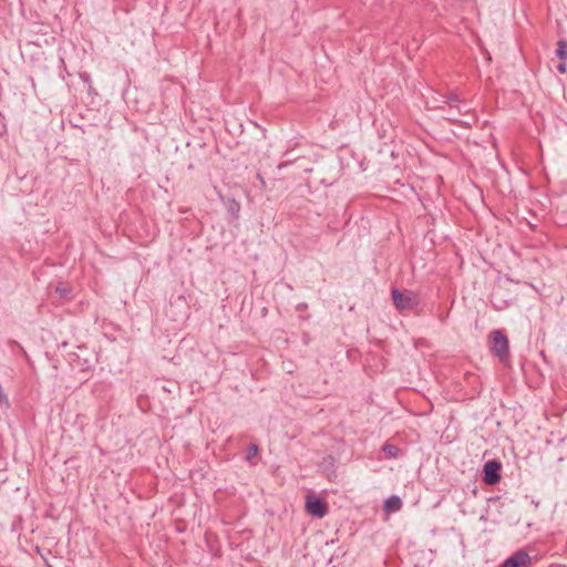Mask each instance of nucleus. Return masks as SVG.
Instances as JSON below:
<instances>
[{
	"instance_id": "nucleus-1",
	"label": "nucleus",
	"mask_w": 567,
	"mask_h": 567,
	"mask_svg": "<svg viewBox=\"0 0 567 567\" xmlns=\"http://www.w3.org/2000/svg\"><path fill=\"white\" fill-rule=\"evenodd\" d=\"M391 297L395 309L400 312L412 310L419 306L417 297L409 290L403 292L398 288H392Z\"/></svg>"
},
{
	"instance_id": "nucleus-2",
	"label": "nucleus",
	"mask_w": 567,
	"mask_h": 567,
	"mask_svg": "<svg viewBox=\"0 0 567 567\" xmlns=\"http://www.w3.org/2000/svg\"><path fill=\"white\" fill-rule=\"evenodd\" d=\"M73 365L81 372H87L94 369L97 363V355L89 351L86 347H79V352L74 353Z\"/></svg>"
},
{
	"instance_id": "nucleus-3",
	"label": "nucleus",
	"mask_w": 567,
	"mask_h": 567,
	"mask_svg": "<svg viewBox=\"0 0 567 567\" xmlns=\"http://www.w3.org/2000/svg\"><path fill=\"white\" fill-rule=\"evenodd\" d=\"M306 512L316 518H322L328 514V503L323 497L309 495L306 497Z\"/></svg>"
},
{
	"instance_id": "nucleus-4",
	"label": "nucleus",
	"mask_w": 567,
	"mask_h": 567,
	"mask_svg": "<svg viewBox=\"0 0 567 567\" xmlns=\"http://www.w3.org/2000/svg\"><path fill=\"white\" fill-rule=\"evenodd\" d=\"M446 107H450L451 111L457 110V114H465L468 112V104L465 100L461 99L456 92H450L445 95L443 105L437 106V109L442 111H445Z\"/></svg>"
},
{
	"instance_id": "nucleus-5",
	"label": "nucleus",
	"mask_w": 567,
	"mask_h": 567,
	"mask_svg": "<svg viewBox=\"0 0 567 567\" xmlns=\"http://www.w3.org/2000/svg\"><path fill=\"white\" fill-rule=\"evenodd\" d=\"M501 567H533V557L525 549L514 551Z\"/></svg>"
},
{
	"instance_id": "nucleus-6",
	"label": "nucleus",
	"mask_w": 567,
	"mask_h": 567,
	"mask_svg": "<svg viewBox=\"0 0 567 567\" xmlns=\"http://www.w3.org/2000/svg\"><path fill=\"white\" fill-rule=\"evenodd\" d=\"M482 478L487 485L496 484V458L488 460L484 464Z\"/></svg>"
},
{
	"instance_id": "nucleus-7",
	"label": "nucleus",
	"mask_w": 567,
	"mask_h": 567,
	"mask_svg": "<svg viewBox=\"0 0 567 567\" xmlns=\"http://www.w3.org/2000/svg\"><path fill=\"white\" fill-rule=\"evenodd\" d=\"M509 346L507 337L498 331V363H507Z\"/></svg>"
},
{
	"instance_id": "nucleus-8",
	"label": "nucleus",
	"mask_w": 567,
	"mask_h": 567,
	"mask_svg": "<svg viewBox=\"0 0 567 567\" xmlns=\"http://www.w3.org/2000/svg\"><path fill=\"white\" fill-rule=\"evenodd\" d=\"M224 206L231 217V219L236 220L239 218L240 204L234 197H221Z\"/></svg>"
},
{
	"instance_id": "nucleus-9",
	"label": "nucleus",
	"mask_w": 567,
	"mask_h": 567,
	"mask_svg": "<svg viewBox=\"0 0 567 567\" xmlns=\"http://www.w3.org/2000/svg\"><path fill=\"white\" fill-rule=\"evenodd\" d=\"M402 507V499L396 495H391L384 501L383 509L385 513L391 514L400 511Z\"/></svg>"
},
{
	"instance_id": "nucleus-10",
	"label": "nucleus",
	"mask_w": 567,
	"mask_h": 567,
	"mask_svg": "<svg viewBox=\"0 0 567 567\" xmlns=\"http://www.w3.org/2000/svg\"><path fill=\"white\" fill-rule=\"evenodd\" d=\"M384 457L388 460L399 458L403 455V451L394 444L384 443L381 447Z\"/></svg>"
},
{
	"instance_id": "nucleus-11",
	"label": "nucleus",
	"mask_w": 567,
	"mask_h": 567,
	"mask_svg": "<svg viewBox=\"0 0 567 567\" xmlns=\"http://www.w3.org/2000/svg\"><path fill=\"white\" fill-rule=\"evenodd\" d=\"M320 467L330 478L331 475H336V457L333 455H327L322 458Z\"/></svg>"
},
{
	"instance_id": "nucleus-12",
	"label": "nucleus",
	"mask_w": 567,
	"mask_h": 567,
	"mask_svg": "<svg viewBox=\"0 0 567 567\" xmlns=\"http://www.w3.org/2000/svg\"><path fill=\"white\" fill-rule=\"evenodd\" d=\"M556 55L564 61H567V41L560 39L557 42Z\"/></svg>"
},
{
	"instance_id": "nucleus-13",
	"label": "nucleus",
	"mask_w": 567,
	"mask_h": 567,
	"mask_svg": "<svg viewBox=\"0 0 567 567\" xmlns=\"http://www.w3.org/2000/svg\"><path fill=\"white\" fill-rule=\"evenodd\" d=\"M207 159H208L207 156H199V155L195 154L194 158H193V156H190V162L188 164V168L195 169L197 166H200L204 163H206Z\"/></svg>"
},
{
	"instance_id": "nucleus-14",
	"label": "nucleus",
	"mask_w": 567,
	"mask_h": 567,
	"mask_svg": "<svg viewBox=\"0 0 567 567\" xmlns=\"http://www.w3.org/2000/svg\"><path fill=\"white\" fill-rule=\"evenodd\" d=\"M487 341L491 353L496 357V329L489 331Z\"/></svg>"
},
{
	"instance_id": "nucleus-15",
	"label": "nucleus",
	"mask_w": 567,
	"mask_h": 567,
	"mask_svg": "<svg viewBox=\"0 0 567 567\" xmlns=\"http://www.w3.org/2000/svg\"><path fill=\"white\" fill-rule=\"evenodd\" d=\"M35 551L41 556V558L47 567H53V565L49 560V556H52V553L50 549L43 550L39 546H37Z\"/></svg>"
},
{
	"instance_id": "nucleus-16",
	"label": "nucleus",
	"mask_w": 567,
	"mask_h": 567,
	"mask_svg": "<svg viewBox=\"0 0 567 567\" xmlns=\"http://www.w3.org/2000/svg\"><path fill=\"white\" fill-rule=\"evenodd\" d=\"M258 452H259L258 445L255 443H250L248 446L245 460L247 462H251V460L258 454Z\"/></svg>"
},
{
	"instance_id": "nucleus-17",
	"label": "nucleus",
	"mask_w": 567,
	"mask_h": 567,
	"mask_svg": "<svg viewBox=\"0 0 567 567\" xmlns=\"http://www.w3.org/2000/svg\"><path fill=\"white\" fill-rule=\"evenodd\" d=\"M445 111L447 112L446 120L454 123H462L461 115L457 114V110L451 111L450 107H446Z\"/></svg>"
},
{
	"instance_id": "nucleus-18",
	"label": "nucleus",
	"mask_w": 567,
	"mask_h": 567,
	"mask_svg": "<svg viewBox=\"0 0 567 567\" xmlns=\"http://www.w3.org/2000/svg\"><path fill=\"white\" fill-rule=\"evenodd\" d=\"M79 78L87 85L89 93L94 92L91 75L87 72H80Z\"/></svg>"
},
{
	"instance_id": "nucleus-19",
	"label": "nucleus",
	"mask_w": 567,
	"mask_h": 567,
	"mask_svg": "<svg viewBox=\"0 0 567 567\" xmlns=\"http://www.w3.org/2000/svg\"><path fill=\"white\" fill-rule=\"evenodd\" d=\"M55 291L56 293L64 298V297H68L71 292V289L68 287V285L63 284V282H60L56 287H55Z\"/></svg>"
},
{
	"instance_id": "nucleus-20",
	"label": "nucleus",
	"mask_w": 567,
	"mask_h": 567,
	"mask_svg": "<svg viewBox=\"0 0 567 567\" xmlns=\"http://www.w3.org/2000/svg\"><path fill=\"white\" fill-rule=\"evenodd\" d=\"M567 61L560 60L559 64L557 65V71L561 74L566 73L567 71Z\"/></svg>"
},
{
	"instance_id": "nucleus-21",
	"label": "nucleus",
	"mask_w": 567,
	"mask_h": 567,
	"mask_svg": "<svg viewBox=\"0 0 567 567\" xmlns=\"http://www.w3.org/2000/svg\"><path fill=\"white\" fill-rule=\"evenodd\" d=\"M475 328H476V329H478V328H480V329H483L484 327H483V326H482V327H480V321H478V320H476V321H475Z\"/></svg>"
},
{
	"instance_id": "nucleus-22",
	"label": "nucleus",
	"mask_w": 567,
	"mask_h": 567,
	"mask_svg": "<svg viewBox=\"0 0 567 567\" xmlns=\"http://www.w3.org/2000/svg\"><path fill=\"white\" fill-rule=\"evenodd\" d=\"M198 152L204 153L205 152V147L203 145H200L199 148H198Z\"/></svg>"
},
{
	"instance_id": "nucleus-23",
	"label": "nucleus",
	"mask_w": 567,
	"mask_h": 567,
	"mask_svg": "<svg viewBox=\"0 0 567 567\" xmlns=\"http://www.w3.org/2000/svg\"><path fill=\"white\" fill-rule=\"evenodd\" d=\"M497 468H498V472L501 471L502 466H501V463L498 462V465H497ZM501 480V475L498 474V481Z\"/></svg>"
},
{
	"instance_id": "nucleus-24",
	"label": "nucleus",
	"mask_w": 567,
	"mask_h": 567,
	"mask_svg": "<svg viewBox=\"0 0 567 567\" xmlns=\"http://www.w3.org/2000/svg\"><path fill=\"white\" fill-rule=\"evenodd\" d=\"M488 502H496V497H489Z\"/></svg>"
},
{
	"instance_id": "nucleus-25",
	"label": "nucleus",
	"mask_w": 567,
	"mask_h": 567,
	"mask_svg": "<svg viewBox=\"0 0 567 567\" xmlns=\"http://www.w3.org/2000/svg\"><path fill=\"white\" fill-rule=\"evenodd\" d=\"M287 165H288V163L280 164L279 168L282 167V166H287Z\"/></svg>"
},
{
	"instance_id": "nucleus-26",
	"label": "nucleus",
	"mask_w": 567,
	"mask_h": 567,
	"mask_svg": "<svg viewBox=\"0 0 567 567\" xmlns=\"http://www.w3.org/2000/svg\"><path fill=\"white\" fill-rule=\"evenodd\" d=\"M0 567H3V566H0Z\"/></svg>"
}]
</instances>
